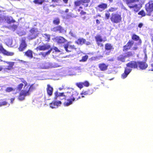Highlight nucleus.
I'll use <instances>...</instances> for the list:
<instances>
[{
	"label": "nucleus",
	"instance_id": "nucleus-37",
	"mask_svg": "<svg viewBox=\"0 0 153 153\" xmlns=\"http://www.w3.org/2000/svg\"><path fill=\"white\" fill-rule=\"evenodd\" d=\"M19 79L20 80L21 82L23 83L24 84V88H25L27 85V83L26 81L23 78H20Z\"/></svg>",
	"mask_w": 153,
	"mask_h": 153
},
{
	"label": "nucleus",
	"instance_id": "nucleus-57",
	"mask_svg": "<svg viewBox=\"0 0 153 153\" xmlns=\"http://www.w3.org/2000/svg\"><path fill=\"white\" fill-rule=\"evenodd\" d=\"M101 17V16L100 15V14H98V15H97L96 16H94V19H95L97 17Z\"/></svg>",
	"mask_w": 153,
	"mask_h": 153
},
{
	"label": "nucleus",
	"instance_id": "nucleus-3",
	"mask_svg": "<svg viewBox=\"0 0 153 153\" xmlns=\"http://www.w3.org/2000/svg\"><path fill=\"white\" fill-rule=\"evenodd\" d=\"M110 19L113 23L117 24L122 21V18L121 14L113 13H111Z\"/></svg>",
	"mask_w": 153,
	"mask_h": 153
},
{
	"label": "nucleus",
	"instance_id": "nucleus-50",
	"mask_svg": "<svg viewBox=\"0 0 153 153\" xmlns=\"http://www.w3.org/2000/svg\"><path fill=\"white\" fill-rule=\"evenodd\" d=\"M80 13V14L81 15H85L86 14V13L85 12L83 11V10H81Z\"/></svg>",
	"mask_w": 153,
	"mask_h": 153
},
{
	"label": "nucleus",
	"instance_id": "nucleus-36",
	"mask_svg": "<svg viewBox=\"0 0 153 153\" xmlns=\"http://www.w3.org/2000/svg\"><path fill=\"white\" fill-rule=\"evenodd\" d=\"M44 2V0H34L33 1V2L39 4H42Z\"/></svg>",
	"mask_w": 153,
	"mask_h": 153
},
{
	"label": "nucleus",
	"instance_id": "nucleus-33",
	"mask_svg": "<svg viewBox=\"0 0 153 153\" xmlns=\"http://www.w3.org/2000/svg\"><path fill=\"white\" fill-rule=\"evenodd\" d=\"M66 94H64V93L63 92L59 93V99L60 100H62L64 99L66 100L68 98V96H66V92L65 93Z\"/></svg>",
	"mask_w": 153,
	"mask_h": 153
},
{
	"label": "nucleus",
	"instance_id": "nucleus-24",
	"mask_svg": "<svg viewBox=\"0 0 153 153\" xmlns=\"http://www.w3.org/2000/svg\"><path fill=\"white\" fill-rule=\"evenodd\" d=\"M108 64L104 63H100L98 65V67L100 70L102 71H105L108 69Z\"/></svg>",
	"mask_w": 153,
	"mask_h": 153
},
{
	"label": "nucleus",
	"instance_id": "nucleus-55",
	"mask_svg": "<svg viewBox=\"0 0 153 153\" xmlns=\"http://www.w3.org/2000/svg\"><path fill=\"white\" fill-rule=\"evenodd\" d=\"M59 0H52V1L54 3H58Z\"/></svg>",
	"mask_w": 153,
	"mask_h": 153
},
{
	"label": "nucleus",
	"instance_id": "nucleus-47",
	"mask_svg": "<svg viewBox=\"0 0 153 153\" xmlns=\"http://www.w3.org/2000/svg\"><path fill=\"white\" fill-rule=\"evenodd\" d=\"M55 97L54 99L55 100H56L57 97H59V94L58 91H56L55 92Z\"/></svg>",
	"mask_w": 153,
	"mask_h": 153
},
{
	"label": "nucleus",
	"instance_id": "nucleus-60",
	"mask_svg": "<svg viewBox=\"0 0 153 153\" xmlns=\"http://www.w3.org/2000/svg\"><path fill=\"white\" fill-rule=\"evenodd\" d=\"M81 83L82 84V85L83 86V87L84 86H85L84 82H81Z\"/></svg>",
	"mask_w": 153,
	"mask_h": 153
},
{
	"label": "nucleus",
	"instance_id": "nucleus-25",
	"mask_svg": "<svg viewBox=\"0 0 153 153\" xmlns=\"http://www.w3.org/2000/svg\"><path fill=\"white\" fill-rule=\"evenodd\" d=\"M24 88L26 90V91L28 92V94L30 95V92L36 89V87L34 85V84H33L31 85L30 87L27 85L25 88Z\"/></svg>",
	"mask_w": 153,
	"mask_h": 153
},
{
	"label": "nucleus",
	"instance_id": "nucleus-39",
	"mask_svg": "<svg viewBox=\"0 0 153 153\" xmlns=\"http://www.w3.org/2000/svg\"><path fill=\"white\" fill-rule=\"evenodd\" d=\"M24 86V85L22 83H21L18 85L17 87V90L19 91H21L22 88L23 86Z\"/></svg>",
	"mask_w": 153,
	"mask_h": 153
},
{
	"label": "nucleus",
	"instance_id": "nucleus-17",
	"mask_svg": "<svg viewBox=\"0 0 153 153\" xmlns=\"http://www.w3.org/2000/svg\"><path fill=\"white\" fill-rule=\"evenodd\" d=\"M0 53H2L4 55L7 56H12L14 54L13 52H8L3 47L2 44H0Z\"/></svg>",
	"mask_w": 153,
	"mask_h": 153
},
{
	"label": "nucleus",
	"instance_id": "nucleus-27",
	"mask_svg": "<svg viewBox=\"0 0 153 153\" xmlns=\"http://www.w3.org/2000/svg\"><path fill=\"white\" fill-rule=\"evenodd\" d=\"M94 92V89L92 88L88 89L86 91H83L81 93V95H90Z\"/></svg>",
	"mask_w": 153,
	"mask_h": 153
},
{
	"label": "nucleus",
	"instance_id": "nucleus-58",
	"mask_svg": "<svg viewBox=\"0 0 153 153\" xmlns=\"http://www.w3.org/2000/svg\"><path fill=\"white\" fill-rule=\"evenodd\" d=\"M14 100H15V98H11L10 99L11 103H13V102L14 101Z\"/></svg>",
	"mask_w": 153,
	"mask_h": 153
},
{
	"label": "nucleus",
	"instance_id": "nucleus-1",
	"mask_svg": "<svg viewBox=\"0 0 153 153\" xmlns=\"http://www.w3.org/2000/svg\"><path fill=\"white\" fill-rule=\"evenodd\" d=\"M66 96H68L67 101L64 102L65 106H68L72 104L73 102L78 100L81 98L79 93L73 89H71L66 92Z\"/></svg>",
	"mask_w": 153,
	"mask_h": 153
},
{
	"label": "nucleus",
	"instance_id": "nucleus-21",
	"mask_svg": "<svg viewBox=\"0 0 153 153\" xmlns=\"http://www.w3.org/2000/svg\"><path fill=\"white\" fill-rule=\"evenodd\" d=\"M62 102L60 101H57L54 100L50 104V107L52 108H55L60 106Z\"/></svg>",
	"mask_w": 153,
	"mask_h": 153
},
{
	"label": "nucleus",
	"instance_id": "nucleus-9",
	"mask_svg": "<svg viewBox=\"0 0 153 153\" xmlns=\"http://www.w3.org/2000/svg\"><path fill=\"white\" fill-rule=\"evenodd\" d=\"M30 33L28 36V38L29 40H32L35 39L37 36V33L38 32L37 28H32L30 30Z\"/></svg>",
	"mask_w": 153,
	"mask_h": 153
},
{
	"label": "nucleus",
	"instance_id": "nucleus-2",
	"mask_svg": "<svg viewBox=\"0 0 153 153\" xmlns=\"http://www.w3.org/2000/svg\"><path fill=\"white\" fill-rule=\"evenodd\" d=\"M125 2L130 9H133V10L135 12H137L140 8L138 6V5L135 3L138 2L139 0H123Z\"/></svg>",
	"mask_w": 153,
	"mask_h": 153
},
{
	"label": "nucleus",
	"instance_id": "nucleus-48",
	"mask_svg": "<svg viewBox=\"0 0 153 153\" xmlns=\"http://www.w3.org/2000/svg\"><path fill=\"white\" fill-rule=\"evenodd\" d=\"M85 86L88 87L89 86V83L88 81H84Z\"/></svg>",
	"mask_w": 153,
	"mask_h": 153
},
{
	"label": "nucleus",
	"instance_id": "nucleus-34",
	"mask_svg": "<svg viewBox=\"0 0 153 153\" xmlns=\"http://www.w3.org/2000/svg\"><path fill=\"white\" fill-rule=\"evenodd\" d=\"M53 22L54 24L58 25L60 23V20L58 18H56L53 20Z\"/></svg>",
	"mask_w": 153,
	"mask_h": 153
},
{
	"label": "nucleus",
	"instance_id": "nucleus-43",
	"mask_svg": "<svg viewBox=\"0 0 153 153\" xmlns=\"http://www.w3.org/2000/svg\"><path fill=\"white\" fill-rule=\"evenodd\" d=\"M6 16H3L0 17V22H6L5 17Z\"/></svg>",
	"mask_w": 153,
	"mask_h": 153
},
{
	"label": "nucleus",
	"instance_id": "nucleus-32",
	"mask_svg": "<svg viewBox=\"0 0 153 153\" xmlns=\"http://www.w3.org/2000/svg\"><path fill=\"white\" fill-rule=\"evenodd\" d=\"M6 63L9 65L7 66V68H5V69L7 70H11L13 69V66L14 65V62H7Z\"/></svg>",
	"mask_w": 153,
	"mask_h": 153
},
{
	"label": "nucleus",
	"instance_id": "nucleus-44",
	"mask_svg": "<svg viewBox=\"0 0 153 153\" xmlns=\"http://www.w3.org/2000/svg\"><path fill=\"white\" fill-rule=\"evenodd\" d=\"M76 85L80 89L82 88L83 86L82 85V84L81 82H79L76 83Z\"/></svg>",
	"mask_w": 153,
	"mask_h": 153
},
{
	"label": "nucleus",
	"instance_id": "nucleus-29",
	"mask_svg": "<svg viewBox=\"0 0 153 153\" xmlns=\"http://www.w3.org/2000/svg\"><path fill=\"white\" fill-rule=\"evenodd\" d=\"M6 22L8 24H10L12 23H14L16 21L11 16H6L5 17Z\"/></svg>",
	"mask_w": 153,
	"mask_h": 153
},
{
	"label": "nucleus",
	"instance_id": "nucleus-53",
	"mask_svg": "<svg viewBox=\"0 0 153 153\" xmlns=\"http://www.w3.org/2000/svg\"><path fill=\"white\" fill-rule=\"evenodd\" d=\"M143 23H140L138 24V27L140 28H141L143 27Z\"/></svg>",
	"mask_w": 153,
	"mask_h": 153
},
{
	"label": "nucleus",
	"instance_id": "nucleus-38",
	"mask_svg": "<svg viewBox=\"0 0 153 153\" xmlns=\"http://www.w3.org/2000/svg\"><path fill=\"white\" fill-rule=\"evenodd\" d=\"M117 9V8L114 7H111L108 9V12H114L116 11Z\"/></svg>",
	"mask_w": 153,
	"mask_h": 153
},
{
	"label": "nucleus",
	"instance_id": "nucleus-61",
	"mask_svg": "<svg viewBox=\"0 0 153 153\" xmlns=\"http://www.w3.org/2000/svg\"><path fill=\"white\" fill-rule=\"evenodd\" d=\"M1 58H2L1 56L0 55V62H2V60L1 59Z\"/></svg>",
	"mask_w": 153,
	"mask_h": 153
},
{
	"label": "nucleus",
	"instance_id": "nucleus-51",
	"mask_svg": "<svg viewBox=\"0 0 153 153\" xmlns=\"http://www.w3.org/2000/svg\"><path fill=\"white\" fill-rule=\"evenodd\" d=\"M2 105H6L7 104V102L5 101H4L1 102Z\"/></svg>",
	"mask_w": 153,
	"mask_h": 153
},
{
	"label": "nucleus",
	"instance_id": "nucleus-4",
	"mask_svg": "<svg viewBox=\"0 0 153 153\" xmlns=\"http://www.w3.org/2000/svg\"><path fill=\"white\" fill-rule=\"evenodd\" d=\"M90 1V0H76L74 2V6L75 8L79 6L81 4L85 5V7L88 6V3Z\"/></svg>",
	"mask_w": 153,
	"mask_h": 153
},
{
	"label": "nucleus",
	"instance_id": "nucleus-49",
	"mask_svg": "<svg viewBox=\"0 0 153 153\" xmlns=\"http://www.w3.org/2000/svg\"><path fill=\"white\" fill-rule=\"evenodd\" d=\"M39 55H42L43 57H45L46 56L45 52H41L39 53Z\"/></svg>",
	"mask_w": 153,
	"mask_h": 153
},
{
	"label": "nucleus",
	"instance_id": "nucleus-11",
	"mask_svg": "<svg viewBox=\"0 0 153 153\" xmlns=\"http://www.w3.org/2000/svg\"><path fill=\"white\" fill-rule=\"evenodd\" d=\"M134 44V42L133 40H129L126 45L123 46V51L125 53L128 52V51L131 49Z\"/></svg>",
	"mask_w": 153,
	"mask_h": 153
},
{
	"label": "nucleus",
	"instance_id": "nucleus-40",
	"mask_svg": "<svg viewBox=\"0 0 153 153\" xmlns=\"http://www.w3.org/2000/svg\"><path fill=\"white\" fill-rule=\"evenodd\" d=\"M5 91L6 92H10L13 91H14V90L12 87H8L6 88Z\"/></svg>",
	"mask_w": 153,
	"mask_h": 153
},
{
	"label": "nucleus",
	"instance_id": "nucleus-26",
	"mask_svg": "<svg viewBox=\"0 0 153 153\" xmlns=\"http://www.w3.org/2000/svg\"><path fill=\"white\" fill-rule=\"evenodd\" d=\"M24 53L25 56L30 59H32L33 57V52L31 50L28 49L24 52Z\"/></svg>",
	"mask_w": 153,
	"mask_h": 153
},
{
	"label": "nucleus",
	"instance_id": "nucleus-42",
	"mask_svg": "<svg viewBox=\"0 0 153 153\" xmlns=\"http://www.w3.org/2000/svg\"><path fill=\"white\" fill-rule=\"evenodd\" d=\"M138 14L139 15H141L143 17L145 16L146 15L145 12L143 10L140 11Z\"/></svg>",
	"mask_w": 153,
	"mask_h": 153
},
{
	"label": "nucleus",
	"instance_id": "nucleus-16",
	"mask_svg": "<svg viewBox=\"0 0 153 153\" xmlns=\"http://www.w3.org/2000/svg\"><path fill=\"white\" fill-rule=\"evenodd\" d=\"M107 7L108 5L107 4L101 3L97 5L96 8L99 12H102L107 8Z\"/></svg>",
	"mask_w": 153,
	"mask_h": 153
},
{
	"label": "nucleus",
	"instance_id": "nucleus-62",
	"mask_svg": "<svg viewBox=\"0 0 153 153\" xmlns=\"http://www.w3.org/2000/svg\"><path fill=\"white\" fill-rule=\"evenodd\" d=\"M3 68L1 67H0V71L2 70Z\"/></svg>",
	"mask_w": 153,
	"mask_h": 153
},
{
	"label": "nucleus",
	"instance_id": "nucleus-56",
	"mask_svg": "<svg viewBox=\"0 0 153 153\" xmlns=\"http://www.w3.org/2000/svg\"><path fill=\"white\" fill-rule=\"evenodd\" d=\"M96 23L97 24H99L100 23V20L98 19H97L96 20Z\"/></svg>",
	"mask_w": 153,
	"mask_h": 153
},
{
	"label": "nucleus",
	"instance_id": "nucleus-23",
	"mask_svg": "<svg viewBox=\"0 0 153 153\" xmlns=\"http://www.w3.org/2000/svg\"><path fill=\"white\" fill-rule=\"evenodd\" d=\"M131 71V69L126 67L125 68L124 72L121 75V77L122 78L124 79L126 78L129 74Z\"/></svg>",
	"mask_w": 153,
	"mask_h": 153
},
{
	"label": "nucleus",
	"instance_id": "nucleus-15",
	"mask_svg": "<svg viewBox=\"0 0 153 153\" xmlns=\"http://www.w3.org/2000/svg\"><path fill=\"white\" fill-rule=\"evenodd\" d=\"M64 48L67 52H71L74 50H76V48L74 45L66 44L64 45Z\"/></svg>",
	"mask_w": 153,
	"mask_h": 153
},
{
	"label": "nucleus",
	"instance_id": "nucleus-31",
	"mask_svg": "<svg viewBox=\"0 0 153 153\" xmlns=\"http://www.w3.org/2000/svg\"><path fill=\"white\" fill-rule=\"evenodd\" d=\"M56 40L58 44H61L65 43L66 40L62 36H59L56 38Z\"/></svg>",
	"mask_w": 153,
	"mask_h": 153
},
{
	"label": "nucleus",
	"instance_id": "nucleus-13",
	"mask_svg": "<svg viewBox=\"0 0 153 153\" xmlns=\"http://www.w3.org/2000/svg\"><path fill=\"white\" fill-rule=\"evenodd\" d=\"M51 30L55 32H58L59 33H64L66 32L64 28L60 25L54 27Z\"/></svg>",
	"mask_w": 153,
	"mask_h": 153
},
{
	"label": "nucleus",
	"instance_id": "nucleus-63",
	"mask_svg": "<svg viewBox=\"0 0 153 153\" xmlns=\"http://www.w3.org/2000/svg\"><path fill=\"white\" fill-rule=\"evenodd\" d=\"M68 9H66L65 10V12H68Z\"/></svg>",
	"mask_w": 153,
	"mask_h": 153
},
{
	"label": "nucleus",
	"instance_id": "nucleus-6",
	"mask_svg": "<svg viewBox=\"0 0 153 153\" xmlns=\"http://www.w3.org/2000/svg\"><path fill=\"white\" fill-rule=\"evenodd\" d=\"M133 53L132 51H129L125 53V56L121 55L117 58V60L122 62H125V58L126 57H129L133 56Z\"/></svg>",
	"mask_w": 153,
	"mask_h": 153
},
{
	"label": "nucleus",
	"instance_id": "nucleus-52",
	"mask_svg": "<svg viewBox=\"0 0 153 153\" xmlns=\"http://www.w3.org/2000/svg\"><path fill=\"white\" fill-rule=\"evenodd\" d=\"M53 49L56 52H59L60 51L59 50L58 48L56 47H55L53 48Z\"/></svg>",
	"mask_w": 153,
	"mask_h": 153
},
{
	"label": "nucleus",
	"instance_id": "nucleus-12",
	"mask_svg": "<svg viewBox=\"0 0 153 153\" xmlns=\"http://www.w3.org/2000/svg\"><path fill=\"white\" fill-rule=\"evenodd\" d=\"M29 95L28 92H27L26 90L23 88V89L21 91L18 96V99L20 101L23 100H25V97L26 96Z\"/></svg>",
	"mask_w": 153,
	"mask_h": 153
},
{
	"label": "nucleus",
	"instance_id": "nucleus-18",
	"mask_svg": "<svg viewBox=\"0 0 153 153\" xmlns=\"http://www.w3.org/2000/svg\"><path fill=\"white\" fill-rule=\"evenodd\" d=\"M138 61H131L126 64L127 67L133 69L138 68Z\"/></svg>",
	"mask_w": 153,
	"mask_h": 153
},
{
	"label": "nucleus",
	"instance_id": "nucleus-54",
	"mask_svg": "<svg viewBox=\"0 0 153 153\" xmlns=\"http://www.w3.org/2000/svg\"><path fill=\"white\" fill-rule=\"evenodd\" d=\"M85 44L86 45H91V43L89 42H87L86 43L85 42Z\"/></svg>",
	"mask_w": 153,
	"mask_h": 153
},
{
	"label": "nucleus",
	"instance_id": "nucleus-59",
	"mask_svg": "<svg viewBox=\"0 0 153 153\" xmlns=\"http://www.w3.org/2000/svg\"><path fill=\"white\" fill-rule=\"evenodd\" d=\"M64 2L65 4H67L68 3V0H62Z\"/></svg>",
	"mask_w": 153,
	"mask_h": 153
},
{
	"label": "nucleus",
	"instance_id": "nucleus-8",
	"mask_svg": "<svg viewBox=\"0 0 153 153\" xmlns=\"http://www.w3.org/2000/svg\"><path fill=\"white\" fill-rule=\"evenodd\" d=\"M131 39L132 40L135 41H138V42L137 43H136L135 46L133 48V50H136L138 48L137 46V45H140L142 43V41L140 39V37L136 35L135 34H133L131 36Z\"/></svg>",
	"mask_w": 153,
	"mask_h": 153
},
{
	"label": "nucleus",
	"instance_id": "nucleus-7",
	"mask_svg": "<svg viewBox=\"0 0 153 153\" xmlns=\"http://www.w3.org/2000/svg\"><path fill=\"white\" fill-rule=\"evenodd\" d=\"M26 40L25 37L22 38L21 39L20 43L18 48L19 51H23L27 48V44L26 42Z\"/></svg>",
	"mask_w": 153,
	"mask_h": 153
},
{
	"label": "nucleus",
	"instance_id": "nucleus-30",
	"mask_svg": "<svg viewBox=\"0 0 153 153\" xmlns=\"http://www.w3.org/2000/svg\"><path fill=\"white\" fill-rule=\"evenodd\" d=\"M86 40L82 38H79L77 41H75V43L78 45H82L85 43Z\"/></svg>",
	"mask_w": 153,
	"mask_h": 153
},
{
	"label": "nucleus",
	"instance_id": "nucleus-20",
	"mask_svg": "<svg viewBox=\"0 0 153 153\" xmlns=\"http://www.w3.org/2000/svg\"><path fill=\"white\" fill-rule=\"evenodd\" d=\"M138 68L142 70L145 69L148 66L147 64L144 61H138Z\"/></svg>",
	"mask_w": 153,
	"mask_h": 153
},
{
	"label": "nucleus",
	"instance_id": "nucleus-28",
	"mask_svg": "<svg viewBox=\"0 0 153 153\" xmlns=\"http://www.w3.org/2000/svg\"><path fill=\"white\" fill-rule=\"evenodd\" d=\"M46 90L48 95L49 96H51L53 92V87L50 85L48 84Z\"/></svg>",
	"mask_w": 153,
	"mask_h": 153
},
{
	"label": "nucleus",
	"instance_id": "nucleus-41",
	"mask_svg": "<svg viewBox=\"0 0 153 153\" xmlns=\"http://www.w3.org/2000/svg\"><path fill=\"white\" fill-rule=\"evenodd\" d=\"M88 56L87 55H85L82 56L81 59L80 60V62H84L86 61L88 59Z\"/></svg>",
	"mask_w": 153,
	"mask_h": 153
},
{
	"label": "nucleus",
	"instance_id": "nucleus-46",
	"mask_svg": "<svg viewBox=\"0 0 153 153\" xmlns=\"http://www.w3.org/2000/svg\"><path fill=\"white\" fill-rule=\"evenodd\" d=\"M49 49V50L48 51L45 52L46 56H48L50 54L51 51L53 50V48H51V47Z\"/></svg>",
	"mask_w": 153,
	"mask_h": 153
},
{
	"label": "nucleus",
	"instance_id": "nucleus-5",
	"mask_svg": "<svg viewBox=\"0 0 153 153\" xmlns=\"http://www.w3.org/2000/svg\"><path fill=\"white\" fill-rule=\"evenodd\" d=\"M145 9L148 15L153 11V0H150L145 5Z\"/></svg>",
	"mask_w": 153,
	"mask_h": 153
},
{
	"label": "nucleus",
	"instance_id": "nucleus-22",
	"mask_svg": "<svg viewBox=\"0 0 153 153\" xmlns=\"http://www.w3.org/2000/svg\"><path fill=\"white\" fill-rule=\"evenodd\" d=\"M114 49V48L111 44L108 43H106L105 45V51H108V52L106 53V54L108 55L109 53L111 51H113Z\"/></svg>",
	"mask_w": 153,
	"mask_h": 153
},
{
	"label": "nucleus",
	"instance_id": "nucleus-19",
	"mask_svg": "<svg viewBox=\"0 0 153 153\" xmlns=\"http://www.w3.org/2000/svg\"><path fill=\"white\" fill-rule=\"evenodd\" d=\"M95 38L97 45L100 47H103V44L100 43L103 41L101 36L100 35H97L95 37Z\"/></svg>",
	"mask_w": 153,
	"mask_h": 153
},
{
	"label": "nucleus",
	"instance_id": "nucleus-14",
	"mask_svg": "<svg viewBox=\"0 0 153 153\" xmlns=\"http://www.w3.org/2000/svg\"><path fill=\"white\" fill-rule=\"evenodd\" d=\"M50 48V45L48 44H46L39 46L36 48V49L37 51H45L49 49Z\"/></svg>",
	"mask_w": 153,
	"mask_h": 153
},
{
	"label": "nucleus",
	"instance_id": "nucleus-45",
	"mask_svg": "<svg viewBox=\"0 0 153 153\" xmlns=\"http://www.w3.org/2000/svg\"><path fill=\"white\" fill-rule=\"evenodd\" d=\"M110 13L108 12V13H106L105 14V18L106 19H108L110 16Z\"/></svg>",
	"mask_w": 153,
	"mask_h": 153
},
{
	"label": "nucleus",
	"instance_id": "nucleus-35",
	"mask_svg": "<svg viewBox=\"0 0 153 153\" xmlns=\"http://www.w3.org/2000/svg\"><path fill=\"white\" fill-rule=\"evenodd\" d=\"M44 35L45 36V39H46L45 41L47 42H49L50 41L51 39V36L50 35L47 34L46 33L44 34Z\"/></svg>",
	"mask_w": 153,
	"mask_h": 153
},
{
	"label": "nucleus",
	"instance_id": "nucleus-64",
	"mask_svg": "<svg viewBox=\"0 0 153 153\" xmlns=\"http://www.w3.org/2000/svg\"><path fill=\"white\" fill-rule=\"evenodd\" d=\"M83 8L82 7L80 6L79 7V9H82Z\"/></svg>",
	"mask_w": 153,
	"mask_h": 153
},
{
	"label": "nucleus",
	"instance_id": "nucleus-10",
	"mask_svg": "<svg viewBox=\"0 0 153 153\" xmlns=\"http://www.w3.org/2000/svg\"><path fill=\"white\" fill-rule=\"evenodd\" d=\"M134 44V42L133 40H129L126 45L123 46V51L125 53L128 52V51L131 49Z\"/></svg>",
	"mask_w": 153,
	"mask_h": 153
}]
</instances>
